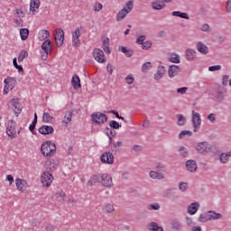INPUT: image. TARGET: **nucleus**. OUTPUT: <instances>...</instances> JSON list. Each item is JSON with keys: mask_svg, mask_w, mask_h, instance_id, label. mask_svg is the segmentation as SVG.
Here are the masks:
<instances>
[{"mask_svg": "<svg viewBox=\"0 0 231 231\" xmlns=\"http://www.w3.org/2000/svg\"><path fill=\"white\" fill-rule=\"evenodd\" d=\"M41 152L43 156H53L57 152V145L51 141H47L42 144Z\"/></svg>", "mask_w": 231, "mask_h": 231, "instance_id": "f257e3e1", "label": "nucleus"}, {"mask_svg": "<svg viewBox=\"0 0 231 231\" xmlns=\"http://www.w3.org/2000/svg\"><path fill=\"white\" fill-rule=\"evenodd\" d=\"M134 7V1L130 0L128 1L125 7L120 10L116 14V21L120 23V21H124L125 17H127V14H131L133 12V8Z\"/></svg>", "mask_w": 231, "mask_h": 231, "instance_id": "f03ea898", "label": "nucleus"}, {"mask_svg": "<svg viewBox=\"0 0 231 231\" xmlns=\"http://www.w3.org/2000/svg\"><path fill=\"white\" fill-rule=\"evenodd\" d=\"M91 120L94 122V124L101 125L102 124H106V122H107V115L102 114L101 112H96L91 115Z\"/></svg>", "mask_w": 231, "mask_h": 231, "instance_id": "7ed1b4c3", "label": "nucleus"}, {"mask_svg": "<svg viewBox=\"0 0 231 231\" xmlns=\"http://www.w3.org/2000/svg\"><path fill=\"white\" fill-rule=\"evenodd\" d=\"M17 126V123L14 120H9L6 126V134L10 136V138H17V131H15V127Z\"/></svg>", "mask_w": 231, "mask_h": 231, "instance_id": "20e7f679", "label": "nucleus"}, {"mask_svg": "<svg viewBox=\"0 0 231 231\" xmlns=\"http://www.w3.org/2000/svg\"><path fill=\"white\" fill-rule=\"evenodd\" d=\"M196 151L199 154H208L212 151V146L208 144V142H200L197 144Z\"/></svg>", "mask_w": 231, "mask_h": 231, "instance_id": "39448f33", "label": "nucleus"}, {"mask_svg": "<svg viewBox=\"0 0 231 231\" xmlns=\"http://www.w3.org/2000/svg\"><path fill=\"white\" fill-rule=\"evenodd\" d=\"M80 30H82V26L77 27L75 31L72 32V46L73 48H79L80 42Z\"/></svg>", "mask_w": 231, "mask_h": 231, "instance_id": "423d86ee", "label": "nucleus"}, {"mask_svg": "<svg viewBox=\"0 0 231 231\" xmlns=\"http://www.w3.org/2000/svg\"><path fill=\"white\" fill-rule=\"evenodd\" d=\"M5 86L4 87V93L5 95H7V93H10L15 87V79L12 77H8L4 80Z\"/></svg>", "mask_w": 231, "mask_h": 231, "instance_id": "0eeeda50", "label": "nucleus"}, {"mask_svg": "<svg viewBox=\"0 0 231 231\" xmlns=\"http://www.w3.org/2000/svg\"><path fill=\"white\" fill-rule=\"evenodd\" d=\"M192 125L194 128V133H198V129L201 127V116L196 111H192Z\"/></svg>", "mask_w": 231, "mask_h": 231, "instance_id": "6e6552de", "label": "nucleus"}, {"mask_svg": "<svg viewBox=\"0 0 231 231\" xmlns=\"http://www.w3.org/2000/svg\"><path fill=\"white\" fill-rule=\"evenodd\" d=\"M54 39L56 46L60 48L64 44V31L60 28L57 29L54 34Z\"/></svg>", "mask_w": 231, "mask_h": 231, "instance_id": "1a4fd4ad", "label": "nucleus"}, {"mask_svg": "<svg viewBox=\"0 0 231 231\" xmlns=\"http://www.w3.org/2000/svg\"><path fill=\"white\" fill-rule=\"evenodd\" d=\"M100 160L102 163H107V165H113L115 163V156L111 152H105L101 155Z\"/></svg>", "mask_w": 231, "mask_h": 231, "instance_id": "9d476101", "label": "nucleus"}, {"mask_svg": "<svg viewBox=\"0 0 231 231\" xmlns=\"http://www.w3.org/2000/svg\"><path fill=\"white\" fill-rule=\"evenodd\" d=\"M41 178L43 187H51V183H53V175L48 171L43 172Z\"/></svg>", "mask_w": 231, "mask_h": 231, "instance_id": "9b49d317", "label": "nucleus"}, {"mask_svg": "<svg viewBox=\"0 0 231 231\" xmlns=\"http://www.w3.org/2000/svg\"><path fill=\"white\" fill-rule=\"evenodd\" d=\"M93 57L97 62H99L100 64H104L106 62V58L104 56V51L101 49H95L93 51Z\"/></svg>", "mask_w": 231, "mask_h": 231, "instance_id": "f8f14e48", "label": "nucleus"}, {"mask_svg": "<svg viewBox=\"0 0 231 231\" xmlns=\"http://www.w3.org/2000/svg\"><path fill=\"white\" fill-rule=\"evenodd\" d=\"M181 72V68L178 65H171L168 69V75L170 79H174L179 73Z\"/></svg>", "mask_w": 231, "mask_h": 231, "instance_id": "ddd939ff", "label": "nucleus"}, {"mask_svg": "<svg viewBox=\"0 0 231 231\" xmlns=\"http://www.w3.org/2000/svg\"><path fill=\"white\" fill-rule=\"evenodd\" d=\"M54 131H55V129H53V126L46 125H42L38 129V132L40 133V134H42L43 136H46L48 134H53Z\"/></svg>", "mask_w": 231, "mask_h": 231, "instance_id": "4468645a", "label": "nucleus"}, {"mask_svg": "<svg viewBox=\"0 0 231 231\" xmlns=\"http://www.w3.org/2000/svg\"><path fill=\"white\" fill-rule=\"evenodd\" d=\"M11 106H13L14 114L16 116H19L23 111V105L19 102V99H12L11 100Z\"/></svg>", "mask_w": 231, "mask_h": 231, "instance_id": "2eb2a0df", "label": "nucleus"}, {"mask_svg": "<svg viewBox=\"0 0 231 231\" xmlns=\"http://www.w3.org/2000/svg\"><path fill=\"white\" fill-rule=\"evenodd\" d=\"M100 183L103 187H113V178L107 173H103Z\"/></svg>", "mask_w": 231, "mask_h": 231, "instance_id": "dca6fc26", "label": "nucleus"}, {"mask_svg": "<svg viewBox=\"0 0 231 231\" xmlns=\"http://www.w3.org/2000/svg\"><path fill=\"white\" fill-rule=\"evenodd\" d=\"M103 173H96L90 177V180L88 181L89 187H93L95 183H101Z\"/></svg>", "mask_w": 231, "mask_h": 231, "instance_id": "f3484780", "label": "nucleus"}, {"mask_svg": "<svg viewBox=\"0 0 231 231\" xmlns=\"http://www.w3.org/2000/svg\"><path fill=\"white\" fill-rule=\"evenodd\" d=\"M186 169L189 172H196L198 171V163L194 160H189L186 162Z\"/></svg>", "mask_w": 231, "mask_h": 231, "instance_id": "a211bd4d", "label": "nucleus"}, {"mask_svg": "<svg viewBox=\"0 0 231 231\" xmlns=\"http://www.w3.org/2000/svg\"><path fill=\"white\" fill-rule=\"evenodd\" d=\"M197 51L201 55H208V47L203 43V42H197Z\"/></svg>", "mask_w": 231, "mask_h": 231, "instance_id": "6ab92c4d", "label": "nucleus"}, {"mask_svg": "<svg viewBox=\"0 0 231 231\" xmlns=\"http://www.w3.org/2000/svg\"><path fill=\"white\" fill-rule=\"evenodd\" d=\"M15 185H16V188L20 190V192H23L24 189L28 187V181L23 179H16Z\"/></svg>", "mask_w": 231, "mask_h": 231, "instance_id": "aec40b11", "label": "nucleus"}, {"mask_svg": "<svg viewBox=\"0 0 231 231\" xmlns=\"http://www.w3.org/2000/svg\"><path fill=\"white\" fill-rule=\"evenodd\" d=\"M171 227L174 231H181L183 230V224L181 223V221L175 218L171 221Z\"/></svg>", "mask_w": 231, "mask_h": 231, "instance_id": "412c9836", "label": "nucleus"}, {"mask_svg": "<svg viewBox=\"0 0 231 231\" xmlns=\"http://www.w3.org/2000/svg\"><path fill=\"white\" fill-rule=\"evenodd\" d=\"M198 210H199V203L198 202H193L188 207V214H189V216H194L197 214Z\"/></svg>", "mask_w": 231, "mask_h": 231, "instance_id": "4be33fe9", "label": "nucleus"}, {"mask_svg": "<svg viewBox=\"0 0 231 231\" xmlns=\"http://www.w3.org/2000/svg\"><path fill=\"white\" fill-rule=\"evenodd\" d=\"M149 176L152 180H165V174L156 171H151Z\"/></svg>", "mask_w": 231, "mask_h": 231, "instance_id": "5701e85b", "label": "nucleus"}, {"mask_svg": "<svg viewBox=\"0 0 231 231\" xmlns=\"http://www.w3.org/2000/svg\"><path fill=\"white\" fill-rule=\"evenodd\" d=\"M40 6H41L40 0H31L30 12H31L32 15H35V10L39 9Z\"/></svg>", "mask_w": 231, "mask_h": 231, "instance_id": "b1692460", "label": "nucleus"}, {"mask_svg": "<svg viewBox=\"0 0 231 231\" xmlns=\"http://www.w3.org/2000/svg\"><path fill=\"white\" fill-rule=\"evenodd\" d=\"M42 50L44 51V53H51V41L50 39L43 42L42 44Z\"/></svg>", "mask_w": 231, "mask_h": 231, "instance_id": "393cba45", "label": "nucleus"}, {"mask_svg": "<svg viewBox=\"0 0 231 231\" xmlns=\"http://www.w3.org/2000/svg\"><path fill=\"white\" fill-rule=\"evenodd\" d=\"M71 84H72V88H74V89H79L80 88H82V85L80 84V78L79 77V75L74 74L71 79Z\"/></svg>", "mask_w": 231, "mask_h": 231, "instance_id": "a878e982", "label": "nucleus"}, {"mask_svg": "<svg viewBox=\"0 0 231 231\" xmlns=\"http://www.w3.org/2000/svg\"><path fill=\"white\" fill-rule=\"evenodd\" d=\"M146 228L150 231H163V227L159 226L156 222L148 223Z\"/></svg>", "mask_w": 231, "mask_h": 231, "instance_id": "bb28decb", "label": "nucleus"}, {"mask_svg": "<svg viewBox=\"0 0 231 231\" xmlns=\"http://www.w3.org/2000/svg\"><path fill=\"white\" fill-rule=\"evenodd\" d=\"M165 4L162 0H155L152 2V8L153 10H163Z\"/></svg>", "mask_w": 231, "mask_h": 231, "instance_id": "cd10ccee", "label": "nucleus"}, {"mask_svg": "<svg viewBox=\"0 0 231 231\" xmlns=\"http://www.w3.org/2000/svg\"><path fill=\"white\" fill-rule=\"evenodd\" d=\"M168 60L173 64H180V62H181L180 55L176 52H172L168 58Z\"/></svg>", "mask_w": 231, "mask_h": 231, "instance_id": "c85d7f7f", "label": "nucleus"}, {"mask_svg": "<svg viewBox=\"0 0 231 231\" xmlns=\"http://www.w3.org/2000/svg\"><path fill=\"white\" fill-rule=\"evenodd\" d=\"M187 60L192 61L196 59V51L194 49H188L185 51Z\"/></svg>", "mask_w": 231, "mask_h": 231, "instance_id": "c756f323", "label": "nucleus"}, {"mask_svg": "<svg viewBox=\"0 0 231 231\" xmlns=\"http://www.w3.org/2000/svg\"><path fill=\"white\" fill-rule=\"evenodd\" d=\"M208 214H209V221H213L216 219H221V217H223V215H221L220 213H217L214 210L208 211Z\"/></svg>", "mask_w": 231, "mask_h": 231, "instance_id": "7c9ffc66", "label": "nucleus"}, {"mask_svg": "<svg viewBox=\"0 0 231 231\" xmlns=\"http://www.w3.org/2000/svg\"><path fill=\"white\" fill-rule=\"evenodd\" d=\"M171 15H172L173 17H180V19H186V20L190 19V17L189 16V14H187V13H181V12H180V11H173V12L171 13Z\"/></svg>", "mask_w": 231, "mask_h": 231, "instance_id": "2f4dec72", "label": "nucleus"}, {"mask_svg": "<svg viewBox=\"0 0 231 231\" xmlns=\"http://www.w3.org/2000/svg\"><path fill=\"white\" fill-rule=\"evenodd\" d=\"M50 37V31L48 30H42L38 33V39L39 41H46Z\"/></svg>", "mask_w": 231, "mask_h": 231, "instance_id": "473e14b6", "label": "nucleus"}, {"mask_svg": "<svg viewBox=\"0 0 231 231\" xmlns=\"http://www.w3.org/2000/svg\"><path fill=\"white\" fill-rule=\"evenodd\" d=\"M199 223H207V221H210V217L208 211L206 213H201L198 218Z\"/></svg>", "mask_w": 231, "mask_h": 231, "instance_id": "72a5a7b5", "label": "nucleus"}, {"mask_svg": "<svg viewBox=\"0 0 231 231\" xmlns=\"http://www.w3.org/2000/svg\"><path fill=\"white\" fill-rule=\"evenodd\" d=\"M20 35L22 41H26V39H28V36L30 35V30H28L27 28L20 29Z\"/></svg>", "mask_w": 231, "mask_h": 231, "instance_id": "f704fd0d", "label": "nucleus"}, {"mask_svg": "<svg viewBox=\"0 0 231 231\" xmlns=\"http://www.w3.org/2000/svg\"><path fill=\"white\" fill-rule=\"evenodd\" d=\"M72 117H73V112L67 111L65 113V116H64V119H63V124H66V125H68V124H69V122H71Z\"/></svg>", "mask_w": 231, "mask_h": 231, "instance_id": "c9c22d12", "label": "nucleus"}, {"mask_svg": "<svg viewBox=\"0 0 231 231\" xmlns=\"http://www.w3.org/2000/svg\"><path fill=\"white\" fill-rule=\"evenodd\" d=\"M214 97L218 102H222V100L225 99V92L217 90L214 94Z\"/></svg>", "mask_w": 231, "mask_h": 231, "instance_id": "e433bc0d", "label": "nucleus"}, {"mask_svg": "<svg viewBox=\"0 0 231 231\" xmlns=\"http://www.w3.org/2000/svg\"><path fill=\"white\" fill-rule=\"evenodd\" d=\"M190 137V136H192V131H190V130H183V131H181L180 132V134H179V139L180 140H183V138H185V137Z\"/></svg>", "mask_w": 231, "mask_h": 231, "instance_id": "4c0bfd02", "label": "nucleus"}, {"mask_svg": "<svg viewBox=\"0 0 231 231\" xmlns=\"http://www.w3.org/2000/svg\"><path fill=\"white\" fill-rule=\"evenodd\" d=\"M102 48L105 53H111V50H109V38L103 41Z\"/></svg>", "mask_w": 231, "mask_h": 231, "instance_id": "58836bf2", "label": "nucleus"}, {"mask_svg": "<svg viewBox=\"0 0 231 231\" xmlns=\"http://www.w3.org/2000/svg\"><path fill=\"white\" fill-rule=\"evenodd\" d=\"M120 51L125 53V57H133L134 51L132 49H126L125 47H120Z\"/></svg>", "mask_w": 231, "mask_h": 231, "instance_id": "ea45409f", "label": "nucleus"}, {"mask_svg": "<svg viewBox=\"0 0 231 231\" xmlns=\"http://www.w3.org/2000/svg\"><path fill=\"white\" fill-rule=\"evenodd\" d=\"M103 212H106V214L115 212V206H113V204H106L103 208Z\"/></svg>", "mask_w": 231, "mask_h": 231, "instance_id": "a19ab883", "label": "nucleus"}, {"mask_svg": "<svg viewBox=\"0 0 231 231\" xmlns=\"http://www.w3.org/2000/svg\"><path fill=\"white\" fill-rule=\"evenodd\" d=\"M177 117H178V121H177L178 125L183 126L187 124V119L185 118V116H183V115L179 114L177 115Z\"/></svg>", "mask_w": 231, "mask_h": 231, "instance_id": "79ce46f5", "label": "nucleus"}, {"mask_svg": "<svg viewBox=\"0 0 231 231\" xmlns=\"http://www.w3.org/2000/svg\"><path fill=\"white\" fill-rule=\"evenodd\" d=\"M229 155L227 152H222L219 155V162L220 163H226L229 160Z\"/></svg>", "mask_w": 231, "mask_h": 231, "instance_id": "37998d69", "label": "nucleus"}, {"mask_svg": "<svg viewBox=\"0 0 231 231\" xmlns=\"http://www.w3.org/2000/svg\"><path fill=\"white\" fill-rule=\"evenodd\" d=\"M107 113L110 115H115L116 118H118L119 120H123V122H125V124H127V120H125V118L124 116H121L120 114H118V111L109 110Z\"/></svg>", "mask_w": 231, "mask_h": 231, "instance_id": "c03bdc74", "label": "nucleus"}, {"mask_svg": "<svg viewBox=\"0 0 231 231\" xmlns=\"http://www.w3.org/2000/svg\"><path fill=\"white\" fill-rule=\"evenodd\" d=\"M24 59H28V51L23 50L19 53L18 61L23 62L24 60Z\"/></svg>", "mask_w": 231, "mask_h": 231, "instance_id": "a18cd8bd", "label": "nucleus"}, {"mask_svg": "<svg viewBox=\"0 0 231 231\" xmlns=\"http://www.w3.org/2000/svg\"><path fill=\"white\" fill-rule=\"evenodd\" d=\"M179 152L182 158H187L189 156V150L185 146H180L179 148Z\"/></svg>", "mask_w": 231, "mask_h": 231, "instance_id": "49530a36", "label": "nucleus"}, {"mask_svg": "<svg viewBox=\"0 0 231 231\" xmlns=\"http://www.w3.org/2000/svg\"><path fill=\"white\" fill-rule=\"evenodd\" d=\"M51 120H53V116H51L50 113H43L42 122H44V124H50Z\"/></svg>", "mask_w": 231, "mask_h": 231, "instance_id": "de8ad7c7", "label": "nucleus"}, {"mask_svg": "<svg viewBox=\"0 0 231 231\" xmlns=\"http://www.w3.org/2000/svg\"><path fill=\"white\" fill-rule=\"evenodd\" d=\"M109 127H111V129H119L120 127H122V125L116 120H111L109 122Z\"/></svg>", "mask_w": 231, "mask_h": 231, "instance_id": "09e8293b", "label": "nucleus"}, {"mask_svg": "<svg viewBox=\"0 0 231 231\" xmlns=\"http://www.w3.org/2000/svg\"><path fill=\"white\" fill-rule=\"evenodd\" d=\"M152 68V64L151 63V61H147L143 64L142 71L143 73H145V71H148V69H151Z\"/></svg>", "mask_w": 231, "mask_h": 231, "instance_id": "8fccbe9b", "label": "nucleus"}, {"mask_svg": "<svg viewBox=\"0 0 231 231\" xmlns=\"http://www.w3.org/2000/svg\"><path fill=\"white\" fill-rule=\"evenodd\" d=\"M105 133L106 136H116V131H115L113 128L106 127L105 129Z\"/></svg>", "mask_w": 231, "mask_h": 231, "instance_id": "3c124183", "label": "nucleus"}, {"mask_svg": "<svg viewBox=\"0 0 231 231\" xmlns=\"http://www.w3.org/2000/svg\"><path fill=\"white\" fill-rule=\"evenodd\" d=\"M155 169L158 172H165V164L158 162L155 164Z\"/></svg>", "mask_w": 231, "mask_h": 231, "instance_id": "603ef678", "label": "nucleus"}, {"mask_svg": "<svg viewBox=\"0 0 231 231\" xmlns=\"http://www.w3.org/2000/svg\"><path fill=\"white\" fill-rule=\"evenodd\" d=\"M161 206L159 203H155V204H149L147 206V210H160Z\"/></svg>", "mask_w": 231, "mask_h": 231, "instance_id": "864d4df0", "label": "nucleus"}, {"mask_svg": "<svg viewBox=\"0 0 231 231\" xmlns=\"http://www.w3.org/2000/svg\"><path fill=\"white\" fill-rule=\"evenodd\" d=\"M189 189V183L188 182H180L179 183V189L181 192H185Z\"/></svg>", "mask_w": 231, "mask_h": 231, "instance_id": "5fc2aeb1", "label": "nucleus"}, {"mask_svg": "<svg viewBox=\"0 0 231 231\" xmlns=\"http://www.w3.org/2000/svg\"><path fill=\"white\" fill-rule=\"evenodd\" d=\"M151 46H152V42H151V41L144 42L142 44V50H149V48H151Z\"/></svg>", "mask_w": 231, "mask_h": 231, "instance_id": "6e6d98bb", "label": "nucleus"}, {"mask_svg": "<svg viewBox=\"0 0 231 231\" xmlns=\"http://www.w3.org/2000/svg\"><path fill=\"white\" fill-rule=\"evenodd\" d=\"M200 30L201 32H205L206 33H208L210 32V25H208V23H204L202 24Z\"/></svg>", "mask_w": 231, "mask_h": 231, "instance_id": "4d7b16f0", "label": "nucleus"}, {"mask_svg": "<svg viewBox=\"0 0 231 231\" xmlns=\"http://www.w3.org/2000/svg\"><path fill=\"white\" fill-rule=\"evenodd\" d=\"M13 64H14V68H15L16 69H18V72H19V73H21V71H23V66L17 64V59H16V58H14V59L13 60Z\"/></svg>", "mask_w": 231, "mask_h": 231, "instance_id": "13d9d810", "label": "nucleus"}, {"mask_svg": "<svg viewBox=\"0 0 231 231\" xmlns=\"http://www.w3.org/2000/svg\"><path fill=\"white\" fill-rule=\"evenodd\" d=\"M102 8H103L102 4L97 3L94 5L93 10H94V12H100V10H102Z\"/></svg>", "mask_w": 231, "mask_h": 231, "instance_id": "bf43d9fd", "label": "nucleus"}, {"mask_svg": "<svg viewBox=\"0 0 231 231\" xmlns=\"http://www.w3.org/2000/svg\"><path fill=\"white\" fill-rule=\"evenodd\" d=\"M219 69H221V65L208 67V71H219Z\"/></svg>", "mask_w": 231, "mask_h": 231, "instance_id": "052dcab7", "label": "nucleus"}, {"mask_svg": "<svg viewBox=\"0 0 231 231\" xmlns=\"http://www.w3.org/2000/svg\"><path fill=\"white\" fill-rule=\"evenodd\" d=\"M228 79H230V76L224 75L222 79V86H228Z\"/></svg>", "mask_w": 231, "mask_h": 231, "instance_id": "680f3d73", "label": "nucleus"}, {"mask_svg": "<svg viewBox=\"0 0 231 231\" xmlns=\"http://www.w3.org/2000/svg\"><path fill=\"white\" fill-rule=\"evenodd\" d=\"M125 82H126V84L131 85V84H133V82H134V78L131 75H128L125 78Z\"/></svg>", "mask_w": 231, "mask_h": 231, "instance_id": "e2e57ef3", "label": "nucleus"}, {"mask_svg": "<svg viewBox=\"0 0 231 231\" xmlns=\"http://www.w3.org/2000/svg\"><path fill=\"white\" fill-rule=\"evenodd\" d=\"M189 88L187 87H182L177 89V93H180V95H185L187 93V90Z\"/></svg>", "mask_w": 231, "mask_h": 231, "instance_id": "0e129e2a", "label": "nucleus"}, {"mask_svg": "<svg viewBox=\"0 0 231 231\" xmlns=\"http://www.w3.org/2000/svg\"><path fill=\"white\" fill-rule=\"evenodd\" d=\"M146 36L145 35H141L136 39V44H143V41H145Z\"/></svg>", "mask_w": 231, "mask_h": 231, "instance_id": "69168bd1", "label": "nucleus"}, {"mask_svg": "<svg viewBox=\"0 0 231 231\" xmlns=\"http://www.w3.org/2000/svg\"><path fill=\"white\" fill-rule=\"evenodd\" d=\"M208 120H209L211 124H214V122H216V114H209L208 116Z\"/></svg>", "mask_w": 231, "mask_h": 231, "instance_id": "338daca9", "label": "nucleus"}, {"mask_svg": "<svg viewBox=\"0 0 231 231\" xmlns=\"http://www.w3.org/2000/svg\"><path fill=\"white\" fill-rule=\"evenodd\" d=\"M226 10L228 14L231 13V0H227L226 2Z\"/></svg>", "mask_w": 231, "mask_h": 231, "instance_id": "774afa93", "label": "nucleus"}]
</instances>
